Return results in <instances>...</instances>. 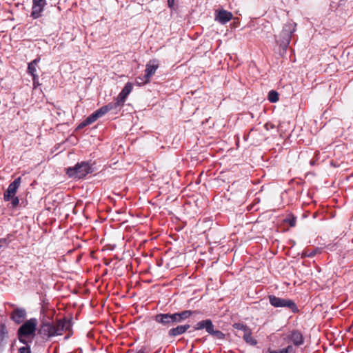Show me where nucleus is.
<instances>
[{"instance_id":"obj_22","label":"nucleus","mask_w":353,"mask_h":353,"mask_svg":"<svg viewBox=\"0 0 353 353\" xmlns=\"http://www.w3.org/2000/svg\"><path fill=\"white\" fill-rule=\"evenodd\" d=\"M4 200L6 201L9 202L8 204V206L10 208H12V209L16 208L19 205V198L17 196H16L15 195L10 196L8 199H4Z\"/></svg>"},{"instance_id":"obj_19","label":"nucleus","mask_w":353,"mask_h":353,"mask_svg":"<svg viewBox=\"0 0 353 353\" xmlns=\"http://www.w3.org/2000/svg\"><path fill=\"white\" fill-rule=\"evenodd\" d=\"M39 61H40V58L38 57L28 63V73L30 74L32 77H34V75H37L36 73L37 72L36 66L37 65V64Z\"/></svg>"},{"instance_id":"obj_18","label":"nucleus","mask_w":353,"mask_h":353,"mask_svg":"<svg viewBox=\"0 0 353 353\" xmlns=\"http://www.w3.org/2000/svg\"><path fill=\"white\" fill-rule=\"evenodd\" d=\"M243 339L246 342V343L250 345L254 346L257 344V340L252 336V332L250 329L247 330V332L243 334Z\"/></svg>"},{"instance_id":"obj_24","label":"nucleus","mask_w":353,"mask_h":353,"mask_svg":"<svg viewBox=\"0 0 353 353\" xmlns=\"http://www.w3.org/2000/svg\"><path fill=\"white\" fill-rule=\"evenodd\" d=\"M268 99L271 103H276L279 100V93L275 90H271L268 93Z\"/></svg>"},{"instance_id":"obj_5","label":"nucleus","mask_w":353,"mask_h":353,"mask_svg":"<svg viewBox=\"0 0 353 353\" xmlns=\"http://www.w3.org/2000/svg\"><path fill=\"white\" fill-rule=\"evenodd\" d=\"M154 320L163 326L170 327L175 324V316L174 314L160 313L154 316Z\"/></svg>"},{"instance_id":"obj_8","label":"nucleus","mask_w":353,"mask_h":353,"mask_svg":"<svg viewBox=\"0 0 353 353\" xmlns=\"http://www.w3.org/2000/svg\"><path fill=\"white\" fill-rule=\"evenodd\" d=\"M233 17L231 12L224 9L217 10L215 11L214 20L221 24H225L229 22Z\"/></svg>"},{"instance_id":"obj_10","label":"nucleus","mask_w":353,"mask_h":353,"mask_svg":"<svg viewBox=\"0 0 353 353\" xmlns=\"http://www.w3.org/2000/svg\"><path fill=\"white\" fill-rule=\"evenodd\" d=\"M26 317V311L24 308L14 309L10 314V319L17 324L23 322Z\"/></svg>"},{"instance_id":"obj_20","label":"nucleus","mask_w":353,"mask_h":353,"mask_svg":"<svg viewBox=\"0 0 353 353\" xmlns=\"http://www.w3.org/2000/svg\"><path fill=\"white\" fill-rule=\"evenodd\" d=\"M116 108L115 105H113L112 103H110L106 105L102 106L97 110H96L97 113L99 116V117H103L104 114H105L109 111Z\"/></svg>"},{"instance_id":"obj_15","label":"nucleus","mask_w":353,"mask_h":353,"mask_svg":"<svg viewBox=\"0 0 353 353\" xmlns=\"http://www.w3.org/2000/svg\"><path fill=\"white\" fill-rule=\"evenodd\" d=\"M213 326L212 321L210 319H205L196 323L194 327V330H200L205 329L208 333Z\"/></svg>"},{"instance_id":"obj_14","label":"nucleus","mask_w":353,"mask_h":353,"mask_svg":"<svg viewBox=\"0 0 353 353\" xmlns=\"http://www.w3.org/2000/svg\"><path fill=\"white\" fill-rule=\"evenodd\" d=\"M289 340L296 346H299L303 343V337L301 332L293 330L288 336Z\"/></svg>"},{"instance_id":"obj_31","label":"nucleus","mask_w":353,"mask_h":353,"mask_svg":"<svg viewBox=\"0 0 353 353\" xmlns=\"http://www.w3.org/2000/svg\"><path fill=\"white\" fill-rule=\"evenodd\" d=\"M317 251L316 250H314L312 252H308L306 254V256H308V257H313L315 256V254H316Z\"/></svg>"},{"instance_id":"obj_36","label":"nucleus","mask_w":353,"mask_h":353,"mask_svg":"<svg viewBox=\"0 0 353 353\" xmlns=\"http://www.w3.org/2000/svg\"><path fill=\"white\" fill-rule=\"evenodd\" d=\"M137 353H146L143 350L141 349L137 352Z\"/></svg>"},{"instance_id":"obj_29","label":"nucleus","mask_w":353,"mask_h":353,"mask_svg":"<svg viewBox=\"0 0 353 353\" xmlns=\"http://www.w3.org/2000/svg\"><path fill=\"white\" fill-rule=\"evenodd\" d=\"M292 350H293L292 346V345H288L285 348H283V349L279 350V351H280L281 353H290V352H292Z\"/></svg>"},{"instance_id":"obj_17","label":"nucleus","mask_w":353,"mask_h":353,"mask_svg":"<svg viewBox=\"0 0 353 353\" xmlns=\"http://www.w3.org/2000/svg\"><path fill=\"white\" fill-rule=\"evenodd\" d=\"M55 336L61 335L65 330V322L58 320L55 324H53Z\"/></svg>"},{"instance_id":"obj_38","label":"nucleus","mask_w":353,"mask_h":353,"mask_svg":"<svg viewBox=\"0 0 353 353\" xmlns=\"http://www.w3.org/2000/svg\"><path fill=\"white\" fill-rule=\"evenodd\" d=\"M57 114H58L59 116H60V115L61 114V111H60V112H57Z\"/></svg>"},{"instance_id":"obj_7","label":"nucleus","mask_w":353,"mask_h":353,"mask_svg":"<svg viewBox=\"0 0 353 353\" xmlns=\"http://www.w3.org/2000/svg\"><path fill=\"white\" fill-rule=\"evenodd\" d=\"M38 334L43 339H48L55 336L53 324L50 322H43L39 329Z\"/></svg>"},{"instance_id":"obj_21","label":"nucleus","mask_w":353,"mask_h":353,"mask_svg":"<svg viewBox=\"0 0 353 353\" xmlns=\"http://www.w3.org/2000/svg\"><path fill=\"white\" fill-rule=\"evenodd\" d=\"M215 339H219V340H223L225 338V334L223 333L221 331L218 330H214V325H213L212 327L211 328L210 331L208 333Z\"/></svg>"},{"instance_id":"obj_39","label":"nucleus","mask_w":353,"mask_h":353,"mask_svg":"<svg viewBox=\"0 0 353 353\" xmlns=\"http://www.w3.org/2000/svg\"><path fill=\"white\" fill-rule=\"evenodd\" d=\"M268 123L265 125V127L267 129H268Z\"/></svg>"},{"instance_id":"obj_12","label":"nucleus","mask_w":353,"mask_h":353,"mask_svg":"<svg viewBox=\"0 0 353 353\" xmlns=\"http://www.w3.org/2000/svg\"><path fill=\"white\" fill-rule=\"evenodd\" d=\"M159 68V61L156 59L150 60L145 65V74L146 78L150 79L155 74L157 70Z\"/></svg>"},{"instance_id":"obj_2","label":"nucleus","mask_w":353,"mask_h":353,"mask_svg":"<svg viewBox=\"0 0 353 353\" xmlns=\"http://www.w3.org/2000/svg\"><path fill=\"white\" fill-rule=\"evenodd\" d=\"M92 172V166L88 161L77 163L74 166L69 167L66 170V174L68 177L74 179H83Z\"/></svg>"},{"instance_id":"obj_26","label":"nucleus","mask_w":353,"mask_h":353,"mask_svg":"<svg viewBox=\"0 0 353 353\" xmlns=\"http://www.w3.org/2000/svg\"><path fill=\"white\" fill-rule=\"evenodd\" d=\"M96 119H94V117L92 115V114H90L88 117H87L84 121H83V125H88L92 123H94V121H96Z\"/></svg>"},{"instance_id":"obj_32","label":"nucleus","mask_w":353,"mask_h":353,"mask_svg":"<svg viewBox=\"0 0 353 353\" xmlns=\"http://www.w3.org/2000/svg\"><path fill=\"white\" fill-rule=\"evenodd\" d=\"M174 1L175 0H168V5L169 8H172L173 7Z\"/></svg>"},{"instance_id":"obj_33","label":"nucleus","mask_w":353,"mask_h":353,"mask_svg":"<svg viewBox=\"0 0 353 353\" xmlns=\"http://www.w3.org/2000/svg\"><path fill=\"white\" fill-rule=\"evenodd\" d=\"M92 114L94 117V119H96V120H97L99 118H100L96 111L94 112Z\"/></svg>"},{"instance_id":"obj_16","label":"nucleus","mask_w":353,"mask_h":353,"mask_svg":"<svg viewBox=\"0 0 353 353\" xmlns=\"http://www.w3.org/2000/svg\"><path fill=\"white\" fill-rule=\"evenodd\" d=\"M193 312H194L191 310H183L181 312L174 313L175 316V323H179L188 319L193 314Z\"/></svg>"},{"instance_id":"obj_4","label":"nucleus","mask_w":353,"mask_h":353,"mask_svg":"<svg viewBox=\"0 0 353 353\" xmlns=\"http://www.w3.org/2000/svg\"><path fill=\"white\" fill-rule=\"evenodd\" d=\"M268 299L270 303L274 307H287L293 312H298L296 305L292 300L279 298L274 295H270Z\"/></svg>"},{"instance_id":"obj_9","label":"nucleus","mask_w":353,"mask_h":353,"mask_svg":"<svg viewBox=\"0 0 353 353\" xmlns=\"http://www.w3.org/2000/svg\"><path fill=\"white\" fill-rule=\"evenodd\" d=\"M46 5V0H32L31 16L34 19L40 17Z\"/></svg>"},{"instance_id":"obj_13","label":"nucleus","mask_w":353,"mask_h":353,"mask_svg":"<svg viewBox=\"0 0 353 353\" xmlns=\"http://www.w3.org/2000/svg\"><path fill=\"white\" fill-rule=\"evenodd\" d=\"M190 327V325L189 324L177 325L168 331V336L170 337H175L181 335L186 332Z\"/></svg>"},{"instance_id":"obj_30","label":"nucleus","mask_w":353,"mask_h":353,"mask_svg":"<svg viewBox=\"0 0 353 353\" xmlns=\"http://www.w3.org/2000/svg\"><path fill=\"white\" fill-rule=\"evenodd\" d=\"M288 223L291 227H294L296 224V219L294 218L292 219H289Z\"/></svg>"},{"instance_id":"obj_35","label":"nucleus","mask_w":353,"mask_h":353,"mask_svg":"<svg viewBox=\"0 0 353 353\" xmlns=\"http://www.w3.org/2000/svg\"><path fill=\"white\" fill-rule=\"evenodd\" d=\"M4 329H5V326L3 325H1V334H3Z\"/></svg>"},{"instance_id":"obj_27","label":"nucleus","mask_w":353,"mask_h":353,"mask_svg":"<svg viewBox=\"0 0 353 353\" xmlns=\"http://www.w3.org/2000/svg\"><path fill=\"white\" fill-rule=\"evenodd\" d=\"M234 326L236 329L243 330L244 333L247 332V330H250V328L247 325H243L242 323H236L234 324Z\"/></svg>"},{"instance_id":"obj_28","label":"nucleus","mask_w":353,"mask_h":353,"mask_svg":"<svg viewBox=\"0 0 353 353\" xmlns=\"http://www.w3.org/2000/svg\"><path fill=\"white\" fill-rule=\"evenodd\" d=\"M32 77V81H33V86L34 88H37L40 85V83L39 82V77L38 75H34Z\"/></svg>"},{"instance_id":"obj_1","label":"nucleus","mask_w":353,"mask_h":353,"mask_svg":"<svg viewBox=\"0 0 353 353\" xmlns=\"http://www.w3.org/2000/svg\"><path fill=\"white\" fill-rule=\"evenodd\" d=\"M38 320L31 318L25 321L18 329L17 335L20 343H32L35 336Z\"/></svg>"},{"instance_id":"obj_23","label":"nucleus","mask_w":353,"mask_h":353,"mask_svg":"<svg viewBox=\"0 0 353 353\" xmlns=\"http://www.w3.org/2000/svg\"><path fill=\"white\" fill-rule=\"evenodd\" d=\"M150 79L146 78V75L144 74L143 76H139L135 79V85L138 86L144 85L150 82Z\"/></svg>"},{"instance_id":"obj_3","label":"nucleus","mask_w":353,"mask_h":353,"mask_svg":"<svg viewBox=\"0 0 353 353\" xmlns=\"http://www.w3.org/2000/svg\"><path fill=\"white\" fill-rule=\"evenodd\" d=\"M296 24L293 21L288 22L284 25L279 39H276V43L284 52L287 50L291 41L292 36L296 30Z\"/></svg>"},{"instance_id":"obj_37","label":"nucleus","mask_w":353,"mask_h":353,"mask_svg":"<svg viewBox=\"0 0 353 353\" xmlns=\"http://www.w3.org/2000/svg\"><path fill=\"white\" fill-rule=\"evenodd\" d=\"M85 125H83V122H82V123L79 125V128H83V127H85Z\"/></svg>"},{"instance_id":"obj_11","label":"nucleus","mask_w":353,"mask_h":353,"mask_svg":"<svg viewBox=\"0 0 353 353\" xmlns=\"http://www.w3.org/2000/svg\"><path fill=\"white\" fill-rule=\"evenodd\" d=\"M21 183V178L18 177L13 182H12L7 190L4 192L3 198L4 199H8L10 196H14L16 194V192L18 190V188L20 186Z\"/></svg>"},{"instance_id":"obj_34","label":"nucleus","mask_w":353,"mask_h":353,"mask_svg":"<svg viewBox=\"0 0 353 353\" xmlns=\"http://www.w3.org/2000/svg\"><path fill=\"white\" fill-rule=\"evenodd\" d=\"M268 353H281L279 350H268Z\"/></svg>"},{"instance_id":"obj_6","label":"nucleus","mask_w":353,"mask_h":353,"mask_svg":"<svg viewBox=\"0 0 353 353\" xmlns=\"http://www.w3.org/2000/svg\"><path fill=\"white\" fill-rule=\"evenodd\" d=\"M132 90V84L130 82L126 83L124 88L115 99V102L112 103L113 105H115L116 108L123 105L128 95L131 92Z\"/></svg>"},{"instance_id":"obj_25","label":"nucleus","mask_w":353,"mask_h":353,"mask_svg":"<svg viewBox=\"0 0 353 353\" xmlns=\"http://www.w3.org/2000/svg\"><path fill=\"white\" fill-rule=\"evenodd\" d=\"M30 343H23L25 346L19 348L18 353H31Z\"/></svg>"}]
</instances>
